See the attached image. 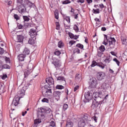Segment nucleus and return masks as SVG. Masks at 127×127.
<instances>
[{
	"label": "nucleus",
	"instance_id": "c85d7f7f",
	"mask_svg": "<svg viewBox=\"0 0 127 127\" xmlns=\"http://www.w3.org/2000/svg\"><path fill=\"white\" fill-rule=\"evenodd\" d=\"M92 98H94V100H97L98 98H101V99H102L101 96H97L96 92L93 93V94L92 95Z\"/></svg>",
	"mask_w": 127,
	"mask_h": 127
},
{
	"label": "nucleus",
	"instance_id": "c756f323",
	"mask_svg": "<svg viewBox=\"0 0 127 127\" xmlns=\"http://www.w3.org/2000/svg\"><path fill=\"white\" fill-rule=\"evenodd\" d=\"M98 63H97L95 61L92 62V64H91V67H95V66H98Z\"/></svg>",
	"mask_w": 127,
	"mask_h": 127
},
{
	"label": "nucleus",
	"instance_id": "9b49d317",
	"mask_svg": "<svg viewBox=\"0 0 127 127\" xmlns=\"http://www.w3.org/2000/svg\"><path fill=\"white\" fill-rule=\"evenodd\" d=\"M29 35H30L31 38H35V36L37 35V33L34 29H32L29 32Z\"/></svg>",
	"mask_w": 127,
	"mask_h": 127
},
{
	"label": "nucleus",
	"instance_id": "dca6fc26",
	"mask_svg": "<svg viewBox=\"0 0 127 127\" xmlns=\"http://www.w3.org/2000/svg\"><path fill=\"white\" fill-rule=\"evenodd\" d=\"M100 88L101 90H103V92H105V91H107V89H108V87H107V83H103Z\"/></svg>",
	"mask_w": 127,
	"mask_h": 127
},
{
	"label": "nucleus",
	"instance_id": "c03bdc74",
	"mask_svg": "<svg viewBox=\"0 0 127 127\" xmlns=\"http://www.w3.org/2000/svg\"><path fill=\"white\" fill-rule=\"evenodd\" d=\"M19 94H20V95H24V93H25V90H24V89L23 88H22L19 92H18Z\"/></svg>",
	"mask_w": 127,
	"mask_h": 127
},
{
	"label": "nucleus",
	"instance_id": "e433bc0d",
	"mask_svg": "<svg viewBox=\"0 0 127 127\" xmlns=\"http://www.w3.org/2000/svg\"><path fill=\"white\" fill-rule=\"evenodd\" d=\"M56 29H57V30H59V29H60V24H59V22H56Z\"/></svg>",
	"mask_w": 127,
	"mask_h": 127
},
{
	"label": "nucleus",
	"instance_id": "79ce46f5",
	"mask_svg": "<svg viewBox=\"0 0 127 127\" xmlns=\"http://www.w3.org/2000/svg\"><path fill=\"white\" fill-rule=\"evenodd\" d=\"M76 47H78V48H80V49H83V48H84V45L81 44H77L76 45Z\"/></svg>",
	"mask_w": 127,
	"mask_h": 127
},
{
	"label": "nucleus",
	"instance_id": "4c0bfd02",
	"mask_svg": "<svg viewBox=\"0 0 127 127\" xmlns=\"http://www.w3.org/2000/svg\"><path fill=\"white\" fill-rule=\"evenodd\" d=\"M56 89H58V90H62V89H64V86L63 85H57L56 86Z\"/></svg>",
	"mask_w": 127,
	"mask_h": 127
},
{
	"label": "nucleus",
	"instance_id": "5701e85b",
	"mask_svg": "<svg viewBox=\"0 0 127 127\" xmlns=\"http://www.w3.org/2000/svg\"><path fill=\"white\" fill-rule=\"evenodd\" d=\"M28 43L29 44H31V45H32L34 44V43H35V40H34V39H33V38H31L29 40Z\"/></svg>",
	"mask_w": 127,
	"mask_h": 127
},
{
	"label": "nucleus",
	"instance_id": "13d9d810",
	"mask_svg": "<svg viewBox=\"0 0 127 127\" xmlns=\"http://www.w3.org/2000/svg\"><path fill=\"white\" fill-rule=\"evenodd\" d=\"M76 42H75V41H69V45L70 46H72L73 44H74V43H75Z\"/></svg>",
	"mask_w": 127,
	"mask_h": 127
},
{
	"label": "nucleus",
	"instance_id": "393cba45",
	"mask_svg": "<svg viewBox=\"0 0 127 127\" xmlns=\"http://www.w3.org/2000/svg\"><path fill=\"white\" fill-rule=\"evenodd\" d=\"M55 17L56 19H58L59 18V13L58 12V10H55L54 12Z\"/></svg>",
	"mask_w": 127,
	"mask_h": 127
},
{
	"label": "nucleus",
	"instance_id": "39448f33",
	"mask_svg": "<svg viewBox=\"0 0 127 127\" xmlns=\"http://www.w3.org/2000/svg\"><path fill=\"white\" fill-rule=\"evenodd\" d=\"M97 79L98 81H102V80H104L105 77H106V73L103 71L99 72L96 74Z\"/></svg>",
	"mask_w": 127,
	"mask_h": 127
},
{
	"label": "nucleus",
	"instance_id": "f3484780",
	"mask_svg": "<svg viewBox=\"0 0 127 127\" xmlns=\"http://www.w3.org/2000/svg\"><path fill=\"white\" fill-rule=\"evenodd\" d=\"M26 57V56L25 55L23 54H20L18 56V58L19 60V61H24V58Z\"/></svg>",
	"mask_w": 127,
	"mask_h": 127
},
{
	"label": "nucleus",
	"instance_id": "6ab92c4d",
	"mask_svg": "<svg viewBox=\"0 0 127 127\" xmlns=\"http://www.w3.org/2000/svg\"><path fill=\"white\" fill-rule=\"evenodd\" d=\"M23 55L26 56V55H28L29 53H30V51H29V49L27 48H25L24 51H23Z\"/></svg>",
	"mask_w": 127,
	"mask_h": 127
},
{
	"label": "nucleus",
	"instance_id": "69168bd1",
	"mask_svg": "<svg viewBox=\"0 0 127 127\" xmlns=\"http://www.w3.org/2000/svg\"><path fill=\"white\" fill-rule=\"evenodd\" d=\"M78 89H79V86L77 85L74 88V92H76Z\"/></svg>",
	"mask_w": 127,
	"mask_h": 127
},
{
	"label": "nucleus",
	"instance_id": "412c9836",
	"mask_svg": "<svg viewBox=\"0 0 127 127\" xmlns=\"http://www.w3.org/2000/svg\"><path fill=\"white\" fill-rule=\"evenodd\" d=\"M27 67L29 71H32V70H33V64H29Z\"/></svg>",
	"mask_w": 127,
	"mask_h": 127
},
{
	"label": "nucleus",
	"instance_id": "49530a36",
	"mask_svg": "<svg viewBox=\"0 0 127 127\" xmlns=\"http://www.w3.org/2000/svg\"><path fill=\"white\" fill-rule=\"evenodd\" d=\"M58 81H65V78L63 76H59L58 77Z\"/></svg>",
	"mask_w": 127,
	"mask_h": 127
},
{
	"label": "nucleus",
	"instance_id": "de8ad7c7",
	"mask_svg": "<svg viewBox=\"0 0 127 127\" xmlns=\"http://www.w3.org/2000/svg\"><path fill=\"white\" fill-rule=\"evenodd\" d=\"M52 93V90L50 88L47 89V92H46V95H48L49 94H51Z\"/></svg>",
	"mask_w": 127,
	"mask_h": 127
},
{
	"label": "nucleus",
	"instance_id": "ddd939ff",
	"mask_svg": "<svg viewBox=\"0 0 127 127\" xmlns=\"http://www.w3.org/2000/svg\"><path fill=\"white\" fill-rule=\"evenodd\" d=\"M97 80L96 79H93L90 84L91 88H95L97 86Z\"/></svg>",
	"mask_w": 127,
	"mask_h": 127
},
{
	"label": "nucleus",
	"instance_id": "338daca9",
	"mask_svg": "<svg viewBox=\"0 0 127 127\" xmlns=\"http://www.w3.org/2000/svg\"><path fill=\"white\" fill-rule=\"evenodd\" d=\"M111 54H112L113 56H117V54L115 53V52H111Z\"/></svg>",
	"mask_w": 127,
	"mask_h": 127
},
{
	"label": "nucleus",
	"instance_id": "b1692460",
	"mask_svg": "<svg viewBox=\"0 0 127 127\" xmlns=\"http://www.w3.org/2000/svg\"><path fill=\"white\" fill-rule=\"evenodd\" d=\"M105 65H104L103 63H98L97 64V66H98V67H100V68H101V69H104Z\"/></svg>",
	"mask_w": 127,
	"mask_h": 127
},
{
	"label": "nucleus",
	"instance_id": "37998d69",
	"mask_svg": "<svg viewBox=\"0 0 127 127\" xmlns=\"http://www.w3.org/2000/svg\"><path fill=\"white\" fill-rule=\"evenodd\" d=\"M96 94H97V96H99V97H103V93L102 92V91H100L98 92H96Z\"/></svg>",
	"mask_w": 127,
	"mask_h": 127
},
{
	"label": "nucleus",
	"instance_id": "a18cd8bd",
	"mask_svg": "<svg viewBox=\"0 0 127 127\" xmlns=\"http://www.w3.org/2000/svg\"><path fill=\"white\" fill-rule=\"evenodd\" d=\"M42 102L43 103H49V100H48V99L47 98H44L42 100Z\"/></svg>",
	"mask_w": 127,
	"mask_h": 127
},
{
	"label": "nucleus",
	"instance_id": "6e6552de",
	"mask_svg": "<svg viewBox=\"0 0 127 127\" xmlns=\"http://www.w3.org/2000/svg\"><path fill=\"white\" fill-rule=\"evenodd\" d=\"M46 82L49 85H54V79L52 77H49L46 79Z\"/></svg>",
	"mask_w": 127,
	"mask_h": 127
},
{
	"label": "nucleus",
	"instance_id": "a19ab883",
	"mask_svg": "<svg viewBox=\"0 0 127 127\" xmlns=\"http://www.w3.org/2000/svg\"><path fill=\"white\" fill-rule=\"evenodd\" d=\"M67 109H68V104H64L63 108V111H66Z\"/></svg>",
	"mask_w": 127,
	"mask_h": 127
},
{
	"label": "nucleus",
	"instance_id": "f03ea898",
	"mask_svg": "<svg viewBox=\"0 0 127 127\" xmlns=\"http://www.w3.org/2000/svg\"><path fill=\"white\" fill-rule=\"evenodd\" d=\"M109 41V44L110 48L111 49H114L115 46H116V39L115 38L111 37L109 39L108 38V35H104V40L103 44L104 45H107L108 44V42Z\"/></svg>",
	"mask_w": 127,
	"mask_h": 127
},
{
	"label": "nucleus",
	"instance_id": "e2e57ef3",
	"mask_svg": "<svg viewBox=\"0 0 127 127\" xmlns=\"http://www.w3.org/2000/svg\"><path fill=\"white\" fill-rule=\"evenodd\" d=\"M69 36L70 38L71 39H73V38L75 36V35H73V34H72V33H69Z\"/></svg>",
	"mask_w": 127,
	"mask_h": 127
},
{
	"label": "nucleus",
	"instance_id": "2eb2a0df",
	"mask_svg": "<svg viewBox=\"0 0 127 127\" xmlns=\"http://www.w3.org/2000/svg\"><path fill=\"white\" fill-rule=\"evenodd\" d=\"M19 103V97H17L15 99H14L12 102L13 105H14V106H15V107H16V106L18 105Z\"/></svg>",
	"mask_w": 127,
	"mask_h": 127
},
{
	"label": "nucleus",
	"instance_id": "1a4fd4ad",
	"mask_svg": "<svg viewBox=\"0 0 127 127\" xmlns=\"http://www.w3.org/2000/svg\"><path fill=\"white\" fill-rule=\"evenodd\" d=\"M53 64H54L56 68H58L60 67V66H61V63H60V60L58 59L54 60L53 62Z\"/></svg>",
	"mask_w": 127,
	"mask_h": 127
},
{
	"label": "nucleus",
	"instance_id": "473e14b6",
	"mask_svg": "<svg viewBox=\"0 0 127 127\" xmlns=\"http://www.w3.org/2000/svg\"><path fill=\"white\" fill-rule=\"evenodd\" d=\"M63 46H64V44L63 43V41L59 42L58 47H59V48H62Z\"/></svg>",
	"mask_w": 127,
	"mask_h": 127
},
{
	"label": "nucleus",
	"instance_id": "f704fd0d",
	"mask_svg": "<svg viewBox=\"0 0 127 127\" xmlns=\"http://www.w3.org/2000/svg\"><path fill=\"white\" fill-rule=\"evenodd\" d=\"M49 127H56V124H55V123L54 122V121H51L50 123V125L49 126Z\"/></svg>",
	"mask_w": 127,
	"mask_h": 127
},
{
	"label": "nucleus",
	"instance_id": "ea45409f",
	"mask_svg": "<svg viewBox=\"0 0 127 127\" xmlns=\"http://www.w3.org/2000/svg\"><path fill=\"white\" fill-rule=\"evenodd\" d=\"M113 61H114V62H116L118 66H120V61H119V60H118L117 58H114L113 59Z\"/></svg>",
	"mask_w": 127,
	"mask_h": 127
},
{
	"label": "nucleus",
	"instance_id": "c9c22d12",
	"mask_svg": "<svg viewBox=\"0 0 127 127\" xmlns=\"http://www.w3.org/2000/svg\"><path fill=\"white\" fill-rule=\"evenodd\" d=\"M23 18L24 19V21L28 22L30 20L29 17H28L27 16H23Z\"/></svg>",
	"mask_w": 127,
	"mask_h": 127
},
{
	"label": "nucleus",
	"instance_id": "09e8293b",
	"mask_svg": "<svg viewBox=\"0 0 127 127\" xmlns=\"http://www.w3.org/2000/svg\"><path fill=\"white\" fill-rule=\"evenodd\" d=\"M73 29L75 31H79V28H78V26L77 25H74Z\"/></svg>",
	"mask_w": 127,
	"mask_h": 127
},
{
	"label": "nucleus",
	"instance_id": "58836bf2",
	"mask_svg": "<svg viewBox=\"0 0 127 127\" xmlns=\"http://www.w3.org/2000/svg\"><path fill=\"white\" fill-rule=\"evenodd\" d=\"M93 13H94V14H97L98 13H100V11L99 10V9H93Z\"/></svg>",
	"mask_w": 127,
	"mask_h": 127
},
{
	"label": "nucleus",
	"instance_id": "0e129e2a",
	"mask_svg": "<svg viewBox=\"0 0 127 127\" xmlns=\"http://www.w3.org/2000/svg\"><path fill=\"white\" fill-rule=\"evenodd\" d=\"M14 18H15V19H16L17 20V19H19V17L18 16V15H17V14H14Z\"/></svg>",
	"mask_w": 127,
	"mask_h": 127
},
{
	"label": "nucleus",
	"instance_id": "9d476101",
	"mask_svg": "<svg viewBox=\"0 0 127 127\" xmlns=\"http://www.w3.org/2000/svg\"><path fill=\"white\" fill-rule=\"evenodd\" d=\"M61 95V92L60 91H55L54 92V97H55L57 101H59L60 99V95Z\"/></svg>",
	"mask_w": 127,
	"mask_h": 127
},
{
	"label": "nucleus",
	"instance_id": "cd10ccee",
	"mask_svg": "<svg viewBox=\"0 0 127 127\" xmlns=\"http://www.w3.org/2000/svg\"><path fill=\"white\" fill-rule=\"evenodd\" d=\"M73 124L72 122H67L66 123V127H73Z\"/></svg>",
	"mask_w": 127,
	"mask_h": 127
},
{
	"label": "nucleus",
	"instance_id": "6e6d98bb",
	"mask_svg": "<svg viewBox=\"0 0 127 127\" xmlns=\"http://www.w3.org/2000/svg\"><path fill=\"white\" fill-rule=\"evenodd\" d=\"M29 3L31 4L30 5V7H33V8H35L36 7V6H35V4H34V3H32L31 2H29Z\"/></svg>",
	"mask_w": 127,
	"mask_h": 127
},
{
	"label": "nucleus",
	"instance_id": "7c9ffc66",
	"mask_svg": "<svg viewBox=\"0 0 127 127\" xmlns=\"http://www.w3.org/2000/svg\"><path fill=\"white\" fill-rule=\"evenodd\" d=\"M41 123V119H36L34 120V124L35 125H39Z\"/></svg>",
	"mask_w": 127,
	"mask_h": 127
},
{
	"label": "nucleus",
	"instance_id": "4be33fe9",
	"mask_svg": "<svg viewBox=\"0 0 127 127\" xmlns=\"http://www.w3.org/2000/svg\"><path fill=\"white\" fill-rule=\"evenodd\" d=\"M31 72H32V71H30L28 69L25 70V71H24L25 78H26V77H27V76H28V75H29V74H30V73H31Z\"/></svg>",
	"mask_w": 127,
	"mask_h": 127
},
{
	"label": "nucleus",
	"instance_id": "0eeeda50",
	"mask_svg": "<svg viewBox=\"0 0 127 127\" xmlns=\"http://www.w3.org/2000/svg\"><path fill=\"white\" fill-rule=\"evenodd\" d=\"M84 97L87 101H91L92 98H93V94H92L90 91H88L85 93Z\"/></svg>",
	"mask_w": 127,
	"mask_h": 127
},
{
	"label": "nucleus",
	"instance_id": "4468645a",
	"mask_svg": "<svg viewBox=\"0 0 127 127\" xmlns=\"http://www.w3.org/2000/svg\"><path fill=\"white\" fill-rule=\"evenodd\" d=\"M10 66L8 65V64H0V71H1L3 69H9Z\"/></svg>",
	"mask_w": 127,
	"mask_h": 127
},
{
	"label": "nucleus",
	"instance_id": "3c124183",
	"mask_svg": "<svg viewBox=\"0 0 127 127\" xmlns=\"http://www.w3.org/2000/svg\"><path fill=\"white\" fill-rule=\"evenodd\" d=\"M94 20L96 21V24H100L101 23V21H100V19L98 18H95L94 19Z\"/></svg>",
	"mask_w": 127,
	"mask_h": 127
},
{
	"label": "nucleus",
	"instance_id": "bf43d9fd",
	"mask_svg": "<svg viewBox=\"0 0 127 127\" xmlns=\"http://www.w3.org/2000/svg\"><path fill=\"white\" fill-rule=\"evenodd\" d=\"M91 120H92V121L93 120L94 121H95V123H97V121L98 119H97V117H94L93 118L91 117Z\"/></svg>",
	"mask_w": 127,
	"mask_h": 127
},
{
	"label": "nucleus",
	"instance_id": "bb28decb",
	"mask_svg": "<svg viewBox=\"0 0 127 127\" xmlns=\"http://www.w3.org/2000/svg\"><path fill=\"white\" fill-rule=\"evenodd\" d=\"M98 50L99 51H101L102 52H104L106 50V48H105V46L102 45L99 48Z\"/></svg>",
	"mask_w": 127,
	"mask_h": 127
},
{
	"label": "nucleus",
	"instance_id": "20e7f679",
	"mask_svg": "<svg viewBox=\"0 0 127 127\" xmlns=\"http://www.w3.org/2000/svg\"><path fill=\"white\" fill-rule=\"evenodd\" d=\"M101 98L99 97L97 99H95L94 101L92 102L91 108L92 109H96L99 107V105H102L104 102V100H101Z\"/></svg>",
	"mask_w": 127,
	"mask_h": 127
},
{
	"label": "nucleus",
	"instance_id": "864d4df0",
	"mask_svg": "<svg viewBox=\"0 0 127 127\" xmlns=\"http://www.w3.org/2000/svg\"><path fill=\"white\" fill-rule=\"evenodd\" d=\"M55 55H57V56H59V55H60V54H61V52L59 51H56L54 53Z\"/></svg>",
	"mask_w": 127,
	"mask_h": 127
},
{
	"label": "nucleus",
	"instance_id": "aec40b11",
	"mask_svg": "<svg viewBox=\"0 0 127 127\" xmlns=\"http://www.w3.org/2000/svg\"><path fill=\"white\" fill-rule=\"evenodd\" d=\"M17 39L18 42H22V40H23V36L20 35H17Z\"/></svg>",
	"mask_w": 127,
	"mask_h": 127
},
{
	"label": "nucleus",
	"instance_id": "5fc2aeb1",
	"mask_svg": "<svg viewBox=\"0 0 127 127\" xmlns=\"http://www.w3.org/2000/svg\"><path fill=\"white\" fill-rule=\"evenodd\" d=\"M65 20L67 21V23H70V17L67 16L65 17Z\"/></svg>",
	"mask_w": 127,
	"mask_h": 127
},
{
	"label": "nucleus",
	"instance_id": "72a5a7b5",
	"mask_svg": "<svg viewBox=\"0 0 127 127\" xmlns=\"http://www.w3.org/2000/svg\"><path fill=\"white\" fill-rule=\"evenodd\" d=\"M104 52H102L101 51H99V50H98V52H97V56L98 57H102V55H103V54H104Z\"/></svg>",
	"mask_w": 127,
	"mask_h": 127
},
{
	"label": "nucleus",
	"instance_id": "8fccbe9b",
	"mask_svg": "<svg viewBox=\"0 0 127 127\" xmlns=\"http://www.w3.org/2000/svg\"><path fill=\"white\" fill-rule=\"evenodd\" d=\"M47 89H45V88H44L43 87V88H42V93L43 95H46V92H47Z\"/></svg>",
	"mask_w": 127,
	"mask_h": 127
},
{
	"label": "nucleus",
	"instance_id": "f8f14e48",
	"mask_svg": "<svg viewBox=\"0 0 127 127\" xmlns=\"http://www.w3.org/2000/svg\"><path fill=\"white\" fill-rule=\"evenodd\" d=\"M121 40L122 42V44L123 45H125V46H127V36H121Z\"/></svg>",
	"mask_w": 127,
	"mask_h": 127
},
{
	"label": "nucleus",
	"instance_id": "a878e982",
	"mask_svg": "<svg viewBox=\"0 0 127 127\" xmlns=\"http://www.w3.org/2000/svg\"><path fill=\"white\" fill-rule=\"evenodd\" d=\"M81 79V75L79 73H77L75 75V80L79 81Z\"/></svg>",
	"mask_w": 127,
	"mask_h": 127
},
{
	"label": "nucleus",
	"instance_id": "2f4dec72",
	"mask_svg": "<svg viewBox=\"0 0 127 127\" xmlns=\"http://www.w3.org/2000/svg\"><path fill=\"white\" fill-rule=\"evenodd\" d=\"M62 3L63 4H68L69 3H71V2L69 0H65L64 1H62Z\"/></svg>",
	"mask_w": 127,
	"mask_h": 127
},
{
	"label": "nucleus",
	"instance_id": "774afa93",
	"mask_svg": "<svg viewBox=\"0 0 127 127\" xmlns=\"http://www.w3.org/2000/svg\"><path fill=\"white\" fill-rule=\"evenodd\" d=\"M5 62L6 63H8L9 62V58H6L5 59Z\"/></svg>",
	"mask_w": 127,
	"mask_h": 127
},
{
	"label": "nucleus",
	"instance_id": "a211bd4d",
	"mask_svg": "<svg viewBox=\"0 0 127 127\" xmlns=\"http://www.w3.org/2000/svg\"><path fill=\"white\" fill-rule=\"evenodd\" d=\"M105 64H109L112 61V58L110 57H106L105 59L104 60Z\"/></svg>",
	"mask_w": 127,
	"mask_h": 127
},
{
	"label": "nucleus",
	"instance_id": "f257e3e1",
	"mask_svg": "<svg viewBox=\"0 0 127 127\" xmlns=\"http://www.w3.org/2000/svg\"><path fill=\"white\" fill-rule=\"evenodd\" d=\"M89 122H91V116L88 114L83 115L78 119V126L84 127L86 126V124Z\"/></svg>",
	"mask_w": 127,
	"mask_h": 127
},
{
	"label": "nucleus",
	"instance_id": "7ed1b4c3",
	"mask_svg": "<svg viewBox=\"0 0 127 127\" xmlns=\"http://www.w3.org/2000/svg\"><path fill=\"white\" fill-rule=\"evenodd\" d=\"M50 112H51V109L48 107H46L45 108H40V110L38 112L39 116H41V118L44 119V113L46 114H50Z\"/></svg>",
	"mask_w": 127,
	"mask_h": 127
},
{
	"label": "nucleus",
	"instance_id": "680f3d73",
	"mask_svg": "<svg viewBox=\"0 0 127 127\" xmlns=\"http://www.w3.org/2000/svg\"><path fill=\"white\" fill-rule=\"evenodd\" d=\"M28 64L27 63H23L22 64V67H27Z\"/></svg>",
	"mask_w": 127,
	"mask_h": 127
},
{
	"label": "nucleus",
	"instance_id": "423d86ee",
	"mask_svg": "<svg viewBox=\"0 0 127 127\" xmlns=\"http://www.w3.org/2000/svg\"><path fill=\"white\" fill-rule=\"evenodd\" d=\"M18 10L20 13H25L26 12V8H25V5L21 4L18 6Z\"/></svg>",
	"mask_w": 127,
	"mask_h": 127
},
{
	"label": "nucleus",
	"instance_id": "603ef678",
	"mask_svg": "<svg viewBox=\"0 0 127 127\" xmlns=\"http://www.w3.org/2000/svg\"><path fill=\"white\" fill-rule=\"evenodd\" d=\"M74 53L79 54L80 53V50L79 49L76 48L74 50Z\"/></svg>",
	"mask_w": 127,
	"mask_h": 127
},
{
	"label": "nucleus",
	"instance_id": "052dcab7",
	"mask_svg": "<svg viewBox=\"0 0 127 127\" xmlns=\"http://www.w3.org/2000/svg\"><path fill=\"white\" fill-rule=\"evenodd\" d=\"M77 2H78V3H84V2H85V0H77Z\"/></svg>",
	"mask_w": 127,
	"mask_h": 127
},
{
	"label": "nucleus",
	"instance_id": "4d7b16f0",
	"mask_svg": "<svg viewBox=\"0 0 127 127\" xmlns=\"http://www.w3.org/2000/svg\"><path fill=\"white\" fill-rule=\"evenodd\" d=\"M6 78H7V75L3 74V75L2 76L1 79H2V80H5Z\"/></svg>",
	"mask_w": 127,
	"mask_h": 127
}]
</instances>
